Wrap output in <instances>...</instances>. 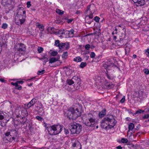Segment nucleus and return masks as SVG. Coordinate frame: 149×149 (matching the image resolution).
<instances>
[{"label": "nucleus", "mask_w": 149, "mask_h": 149, "mask_svg": "<svg viewBox=\"0 0 149 149\" xmlns=\"http://www.w3.org/2000/svg\"><path fill=\"white\" fill-rule=\"evenodd\" d=\"M103 66L106 70L105 72L106 76L108 79L109 80L113 79L115 77L113 75L111 74V72L109 70H113V69L115 68H117V67L114 63H113L112 60L111 59H109L105 62L103 64Z\"/></svg>", "instance_id": "f257e3e1"}, {"label": "nucleus", "mask_w": 149, "mask_h": 149, "mask_svg": "<svg viewBox=\"0 0 149 149\" xmlns=\"http://www.w3.org/2000/svg\"><path fill=\"white\" fill-rule=\"evenodd\" d=\"M15 21L17 25H20L25 21L26 12L22 7L18 8L17 10L16 15H15Z\"/></svg>", "instance_id": "f03ea898"}, {"label": "nucleus", "mask_w": 149, "mask_h": 149, "mask_svg": "<svg viewBox=\"0 0 149 149\" xmlns=\"http://www.w3.org/2000/svg\"><path fill=\"white\" fill-rule=\"evenodd\" d=\"M64 115L70 119L75 120L81 116V113L77 109L74 110L73 108L70 107L64 113Z\"/></svg>", "instance_id": "7ed1b4c3"}, {"label": "nucleus", "mask_w": 149, "mask_h": 149, "mask_svg": "<svg viewBox=\"0 0 149 149\" xmlns=\"http://www.w3.org/2000/svg\"><path fill=\"white\" fill-rule=\"evenodd\" d=\"M6 138L9 142H12L19 137L18 132L15 130H10L5 133Z\"/></svg>", "instance_id": "20e7f679"}, {"label": "nucleus", "mask_w": 149, "mask_h": 149, "mask_svg": "<svg viewBox=\"0 0 149 149\" xmlns=\"http://www.w3.org/2000/svg\"><path fill=\"white\" fill-rule=\"evenodd\" d=\"M63 127L60 125H54L48 127L47 129L49 134L50 135H57L61 132Z\"/></svg>", "instance_id": "39448f33"}, {"label": "nucleus", "mask_w": 149, "mask_h": 149, "mask_svg": "<svg viewBox=\"0 0 149 149\" xmlns=\"http://www.w3.org/2000/svg\"><path fill=\"white\" fill-rule=\"evenodd\" d=\"M116 123V121L111 116L104 118L101 121V125L104 126L105 124H109V129L113 128Z\"/></svg>", "instance_id": "423d86ee"}, {"label": "nucleus", "mask_w": 149, "mask_h": 149, "mask_svg": "<svg viewBox=\"0 0 149 149\" xmlns=\"http://www.w3.org/2000/svg\"><path fill=\"white\" fill-rule=\"evenodd\" d=\"M96 10V8L94 4H91L88 6L85 12V13L88 15L86 16V18L92 19L93 17V15Z\"/></svg>", "instance_id": "0eeeda50"}, {"label": "nucleus", "mask_w": 149, "mask_h": 149, "mask_svg": "<svg viewBox=\"0 0 149 149\" xmlns=\"http://www.w3.org/2000/svg\"><path fill=\"white\" fill-rule=\"evenodd\" d=\"M86 119L84 123L87 126L93 127L95 123V119L92 113H90L86 115Z\"/></svg>", "instance_id": "6e6552de"}, {"label": "nucleus", "mask_w": 149, "mask_h": 149, "mask_svg": "<svg viewBox=\"0 0 149 149\" xmlns=\"http://www.w3.org/2000/svg\"><path fill=\"white\" fill-rule=\"evenodd\" d=\"M81 125L78 123H73L71 125L70 131L72 134H79L81 130Z\"/></svg>", "instance_id": "1a4fd4ad"}, {"label": "nucleus", "mask_w": 149, "mask_h": 149, "mask_svg": "<svg viewBox=\"0 0 149 149\" xmlns=\"http://www.w3.org/2000/svg\"><path fill=\"white\" fill-rule=\"evenodd\" d=\"M73 82L74 83L73 86H77L76 88V89H78L79 88V86L81 84L80 79L78 77V76H75L73 77L72 78Z\"/></svg>", "instance_id": "9d476101"}, {"label": "nucleus", "mask_w": 149, "mask_h": 149, "mask_svg": "<svg viewBox=\"0 0 149 149\" xmlns=\"http://www.w3.org/2000/svg\"><path fill=\"white\" fill-rule=\"evenodd\" d=\"M72 146L74 149H81V146L80 143L77 140L72 142Z\"/></svg>", "instance_id": "9b49d317"}, {"label": "nucleus", "mask_w": 149, "mask_h": 149, "mask_svg": "<svg viewBox=\"0 0 149 149\" xmlns=\"http://www.w3.org/2000/svg\"><path fill=\"white\" fill-rule=\"evenodd\" d=\"M16 50L19 52H24L25 50V46L24 44L20 43L19 47L16 48Z\"/></svg>", "instance_id": "f8f14e48"}, {"label": "nucleus", "mask_w": 149, "mask_h": 149, "mask_svg": "<svg viewBox=\"0 0 149 149\" xmlns=\"http://www.w3.org/2000/svg\"><path fill=\"white\" fill-rule=\"evenodd\" d=\"M37 100L35 98L32 99L27 104V107L28 108L31 107L32 106H33L37 102Z\"/></svg>", "instance_id": "ddd939ff"}, {"label": "nucleus", "mask_w": 149, "mask_h": 149, "mask_svg": "<svg viewBox=\"0 0 149 149\" xmlns=\"http://www.w3.org/2000/svg\"><path fill=\"white\" fill-rule=\"evenodd\" d=\"M145 2L144 0H137L135 3H137L139 6H141L144 5Z\"/></svg>", "instance_id": "4468645a"}, {"label": "nucleus", "mask_w": 149, "mask_h": 149, "mask_svg": "<svg viewBox=\"0 0 149 149\" xmlns=\"http://www.w3.org/2000/svg\"><path fill=\"white\" fill-rule=\"evenodd\" d=\"M106 109H104L101 112H100L99 114V117L101 118L103 117L106 114Z\"/></svg>", "instance_id": "2eb2a0df"}, {"label": "nucleus", "mask_w": 149, "mask_h": 149, "mask_svg": "<svg viewBox=\"0 0 149 149\" xmlns=\"http://www.w3.org/2000/svg\"><path fill=\"white\" fill-rule=\"evenodd\" d=\"M59 58H56L55 57H52L50 58L49 60V63H54L58 60Z\"/></svg>", "instance_id": "dca6fc26"}, {"label": "nucleus", "mask_w": 149, "mask_h": 149, "mask_svg": "<svg viewBox=\"0 0 149 149\" xmlns=\"http://www.w3.org/2000/svg\"><path fill=\"white\" fill-rule=\"evenodd\" d=\"M9 120L6 121V120H3L0 121V125L2 127H5L6 126L7 122Z\"/></svg>", "instance_id": "f3484780"}, {"label": "nucleus", "mask_w": 149, "mask_h": 149, "mask_svg": "<svg viewBox=\"0 0 149 149\" xmlns=\"http://www.w3.org/2000/svg\"><path fill=\"white\" fill-rule=\"evenodd\" d=\"M73 60L74 61L80 62H81L82 61V59L80 56H77L74 58Z\"/></svg>", "instance_id": "a211bd4d"}, {"label": "nucleus", "mask_w": 149, "mask_h": 149, "mask_svg": "<svg viewBox=\"0 0 149 149\" xmlns=\"http://www.w3.org/2000/svg\"><path fill=\"white\" fill-rule=\"evenodd\" d=\"M56 11L59 15H61L64 13V11L58 9H56Z\"/></svg>", "instance_id": "6ab92c4d"}, {"label": "nucleus", "mask_w": 149, "mask_h": 149, "mask_svg": "<svg viewBox=\"0 0 149 149\" xmlns=\"http://www.w3.org/2000/svg\"><path fill=\"white\" fill-rule=\"evenodd\" d=\"M134 127V125L132 123H131L128 126V129L129 130H132Z\"/></svg>", "instance_id": "aec40b11"}, {"label": "nucleus", "mask_w": 149, "mask_h": 149, "mask_svg": "<svg viewBox=\"0 0 149 149\" xmlns=\"http://www.w3.org/2000/svg\"><path fill=\"white\" fill-rule=\"evenodd\" d=\"M110 125H109V124H105L104 126H102V125H101V127L105 129L106 130H108L109 129V127L110 126Z\"/></svg>", "instance_id": "412c9836"}, {"label": "nucleus", "mask_w": 149, "mask_h": 149, "mask_svg": "<svg viewBox=\"0 0 149 149\" xmlns=\"http://www.w3.org/2000/svg\"><path fill=\"white\" fill-rule=\"evenodd\" d=\"M5 114L3 111H0V120H2L4 118V116Z\"/></svg>", "instance_id": "4be33fe9"}, {"label": "nucleus", "mask_w": 149, "mask_h": 149, "mask_svg": "<svg viewBox=\"0 0 149 149\" xmlns=\"http://www.w3.org/2000/svg\"><path fill=\"white\" fill-rule=\"evenodd\" d=\"M67 82L69 85H71L73 84H74V83L73 82L72 78L71 79L68 80L67 81Z\"/></svg>", "instance_id": "5701e85b"}, {"label": "nucleus", "mask_w": 149, "mask_h": 149, "mask_svg": "<svg viewBox=\"0 0 149 149\" xmlns=\"http://www.w3.org/2000/svg\"><path fill=\"white\" fill-rule=\"evenodd\" d=\"M65 46V43L61 42L60 43V46L59 47V48L60 49H62Z\"/></svg>", "instance_id": "b1692460"}, {"label": "nucleus", "mask_w": 149, "mask_h": 149, "mask_svg": "<svg viewBox=\"0 0 149 149\" xmlns=\"http://www.w3.org/2000/svg\"><path fill=\"white\" fill-rule=\"evenodd\" d=\"M86 65V63L85 62H81L80 67L81 68H83L84 67H85Z\"/></svg>", "instance_id": "393cba45"}, {"label": "nucleus", "mask_w": 149, "mask_h": 149, "mask_svg": "<svg viewBox=\"0 0 149 149\" xmlns=\"http://www.w3.org/2000/svg\"><path fill=\"white\" fill-rule=\"evenodd\" d=\"M68 56V52H64L63 54L62 55V57L63 58H66Z\"/></svg>", "instance_id": "a878e982"}, {"label": "nucleus", "mask_w": 149, "mask_h": 149, "mask_svg": "<svg viewBox=\"0 0 149 149\" xmlns=\"http://www.w3.org/2000/svg\"><path fill=\"white\" fill-rule=\"evenodd\" d=\"M60 43L59 41L58 40H57L55 41V46L59 47Z\"/></svg>", "instance_id": "bb28decb"}, {"label": "nucleus", "mask_w": 149, "mask_h": 149, "mask_svg": "<svg viewBox=\"0 0 149 149\" xmlns=\"http://www.w3.org/2000/svg\"><path fill=\"white\" fill-rule=\"evenodd\" d=\"M45 72V70H42L41 71L39 70L37 74L38 75H41L44 73Z\"/></svg>", "instance_id": "cd10ccee"}, {"label": "nucleus", "mask_w": 149, "mask_h": 149, "mask_svg": "<svg viewBox=\"0 0 149 149\" xmlns=\"http://www.w3.org/2000/svg\"><path fill=\"white\" fill-rule=\"evenodd\" d=\"M121 141L123 143H127L128 142V140L127 139L124 138H122Z\"/></svg>", "instance_id": "c85d7f7f"}, {"label": "nucleus", "mask_w": 149, "mask_h": 149, "mask_svg": "<svg viewBox=\"0 0 149 149\" xmlns=\"http://www.w3.org/2000/svg\"><path fill=\"white\" fill-rule=\"evenodd\" d=\"M55 34H63V32L61 30H59L58 32H55Z\"/></svg>", "instance_id": "c756f323"}, {"label": "nucleus", "mask_w": 149, "mask_h": 149, "mask_svg": "<svg viewBox=\"0 0 149 149\" xmlns=\"http://www.w3.org/2000/svg\"><path fill=\"white\" fill-rule=\"evenodd\" d=\"M43 48L41 47H38V52L39 53H41L43 51Z\"/></svg>", "instance_id": "7c9ffc66"}, {"label": "nucleus", "mask_w": 149, "mask_h": 149, "mask_svg": "<svg viewBox=\"0 0 149 149\" xmlns=\"http://www.w3.org/2000/svg\"><path fill=\"white\" fill-rule=\"evenodd\" d=\"M91 46L89 44H87L85 46V48L86 49L88 50L91 47Z\"/></svg>", "instance_id": "2f4dec72"}, {"label": "nucleus", "mask_w": 149, "mask_h": 149, "mask_svg": "<svg viewBox=\"0 0 149 149\" xmlns=\"http://www.w3.org/2000/svg\"><path fill=\"white\" fill-rule=\"evenodd\" d=\"M100 18L97 16L95 17L94 18V20L96 22H99Z\"/></svg>", "instance_id": "473e14b6"}, {"label": "nucleus", "mask_w": 149, "mask_h": 149, "mask_svg": "<svg viewBox=\"0 0 149 149\" xmlns=\"http://www.w3.org/2000/svg\"><path fill=\"white\" fill-rule=\"evenodd\" d=\"M58 54V52L56 51H53L51 53V55L52 56H54L57 55Z\"/></svg>", "instance_id": "72a5a7b5"}, {"label": "nucleus", "mask_w": 149, "mask_h": 149, "mask_svg": "<svg viewBox=\"0 0 149 149\" xmlns=\"http://www.w3.org/2000/svg\"><path fill=\"white\" fill-rule=\"evenodd\" d=\"M8 25L6 23L3 24L1 28L3 29H6Z\"/></svg>", "instance_id": "f704fd0d"}, {"label": "nucleus", "mask_w": 149, "mask_h": 149, "mask_svg": "<svg viewBox=\"0 0 149 149\" xmlns=\"http://www.w3.org/2000/svg\"><path fill=\"white\" fill-rule=\"evenodd\" d=\"M95 55L94 52H92L91 53L90 55V57L92 58H94L95 56Z\"/></svg>", "instance_id": "c9c22d12"}, {"label": "nucleus", "mask_w": 149, "mask_h": 149, "mask_svg": "<svg viewBox=\"0 0 149 149\" xmlns=\"http://www.w3.org/2000/svg\"><path fill=\"white\" fill-rule=\"evenodd\" d=\"M65 48L66 49H68L70 47V44L69 42H65Z\"/></svg>", "instance_id": "e433bc0d"}, {"label": "nucleus", "mask_w": 149, "mask_h": 149, "mask_svg": "<svg viewBox=\"0 0 149 149\" xmlns=\"http://www.w3.org/2000/svg\"><path fill=\"white\" fill-rule=\"evenodd\" d=\"M54 29L53 27H49L48 28L47 30L49 32H50L51 31H54Z\"/></svg>", "instance_id": "4c0bfd02"}, {"label": "nucleus", "mask_w": 149, "mask_h": 149, "mask_svg": "<svg viewBox=\"0 0 149 149\" xmlns=\"http://www.w3.org/2000/svg\"><path fill=\"white\" fill-rule=\"evenodd\" d=\"M47 56L46 55H43L42 56V57L41 58H39V59L40 60H42L45 59V58H47Z\"/></svg>", "instance_id": "58836bf2"}, {"label": "nucleus", "mask_w": 149, "mask_h": 149, "mask_svg": "<svg viewBox=\"0 0 149 149\" xmlns=\"http://www.w3.org/2000/svg\"><path fill=\"white\" fill-rule=\"evenodd\" d=\"M11 84H12V85H13L14 86H15V87H17L18 86V85L17 84V82L15 83H14L13 82H11Z\"/></svg>", "instance_id": "ea45409f"}, {"label": "nucleus", "mask_w": 149, "mask_h": 149, "mask_svg": "<svg viewBox=\"0 0 149 149\" xmlns=\"http://www.w3.org/2000/svg\"><path fill=\"white\" fill-rule=\"evenodd\" d=\"M144 112V111H142V110H139L137 111H136V113H135L136 114H137L138 113H143Z\"/></svg>", "instance_id": "a19ab883"}, {"label": "nucleus", "mask_w": 149, "mask_h": 149, "mask_svg": "<svg viewBox=\"0 0 149 149\" xmlns=\"http://www.w3.org/2000/svg\"><path fill=\"white\" fill-rule=\"evenodd\" d=\"M144 72L146 74H149V71L148 69H145L143 70Z\"/></svg>", "instance_id": "79ce46f5"}, {"label": "nucleus", "mask_w": 149, "mask_h": 149, "mask_svg": "<svg viewBox=\"0 0 149 149\" xmlns=\"http://www.w3.org/2000/svg\"><path fill=\"white\" fill-rule=\"evenodd\" d=\"M48 61V57H47L46 58H45V60L43 62V64L44 65L45 64L46 62H47Z\"/></svg>", "instance_id": "37998d69"}, {"label": "nucleus", "mask_w": 149, "mask_h": 149, "mask_svg": "<svg viewBox=\"0 0 149 149\" xmlns=\"http://www.w3.org/2000/svg\"><path fill=\"white\" fill-rule=\"evenodd\" d=\"M69 34H72L73 35L74 32V31L73 29H71L70 31H69ZM73 36V35H72V37Z\"/></svg>", "instance_id": "c03bdc74"}, {"label": "nucleus", "mask_w": 149, "mask_h": 149, "mask_svg": "<svg viewBox=\"0 0 149 149\" xmlns=\"http://www.w3.org/2000/svg\"><path fill=\"white\" fill-rule=\"evenodd\" d=\"M26 5H27V7L29 8L31 6V2L29 1L27 2L26 3Z\"/></svg>", "instance_id": "a18cd8bd"}, {"label": "nucleus", "mask_w": 149, "mask_h": 149, "mask_svg": "<svg viewBox=\"0 0 149 149\" xmlns=\"http://www.w3.org/2000/svg\"><path fill=\"white\" fill-rule=\"evenodd\" d=\"M125 100V97L124 96L120 100V102L122 103H123L124 102Z\"/></svg>", "instance_id": "49530a36"}, {"label": "nucleus", "mask_w": 149, "mask_h": 149, "mask_svg": "<svg viewBox=\"0 0 149 149\" xmlns=\"http://www.w3.org/2000/svg\"><path fill=\"white\" fill-rule=\"evenodd\" d=\"M36 119H37L39 121H41L42 119V117L39 116H37L36 117Z\"/></svg>", "instance_id": "de8ad7c7"}, {"label": "nucleus", "mask_w": 149, "mask_h": 149, "mask_svg": "<svg viewBox=\"0 0 149 149\" xmlns=\"http://www.w3.org/2000/svg\"><path fill=\"white\" fill-rule=\"evenodd\" d=\"M38 26L39 29H42V30H44V26H43L42 25H41V24H39V25H38Z\"/></svg>", "instance_id": "09e8293b"}, {"label": "nucleus", "mask_w": 149, "mask_h": 149, "mask_svg": "<svg viewBox=\"0 0 149 149\" xmlns=\"http://www.w3.org/2000/svg\"><path fill=\"white\" fill-rule=\"evenodd\" d=\"M73 20V19H67V22L69 24L71 23Z\"/></svg>", "instance_id": "8fccbe9b"}, {"label": "nucleus", "mask_w": 149, "mask_h": 149, "mask_svg": "<svg viewBox=\"0 0 149 149\" xmlns=\"http://www.w3.org/2000/svg\"><path fill=\"white\" fill-rule=\"evenodd\" d=\"M149 116V115L148 114H146L144 115L143 117V118H148Z\"/></svg>", "instance_id": "3c124183"}, {"label": "nucleus", "mask_w": 149, "mask_h": 149, "mask_svg": "<svg viewBox=\"0 0 149 149\" xmlns=\"http://www.w3.org/2000/svg\"><path fill=\"white\" fill-rule=\"evenodd\" d=\"M64 132L66 134H69V131L68 130H66L65 129H64Z\"/></svg>", "instance_id": "603ef678"}, {"label": "nucleus", "mask_w": 149, "mask_h": 149, "mask_svg": "<svg viewBox=\"0 0 149 149\" xmlns=\"http://www.w3.org/2000/svg\"><path fill=\"white\" fill-rule=\"evenodd\" d=\"M17 82L18 84H22L24 82L22 81H17Z\"/></svg>", "instance_id": "864d4df0"}, {"label": "nucleus", "mask_w": 149, "mask_h": 149, "mask_svg": "<svg viewBox=\"0 0 149 149\" xmlns=\"http://www.w3.org/2000/svg\"><path fill=\"white\" fill-rule=\"evenodd\" d=\"M146 55H149V48L147 50H146Z\"/></svg>", "instance_id": "5fc2aeb1"}, {"label": "nucleus", "mask_w": 149, "mask_h": 149, "mask_svg": "<svg viewBox=\"0 0 149 149\" xmlns=\"http://www.w3.org/2000/svg\"><path fill=\"white\" fill-rule=\"evenodd\" d=\"M117 149H122V148L120 146H119L116 147Z\"/></svg>", "instance_id": "6e6d98bb"}, {"label": "nucleus", "mask_w": 149, "mask_h": 149, "mask_svg": "<svg viewBox=\"0 0 149 149\" xmlns=\"http://www.w3.org/2000/svg\"><path fill=\"white\" fill-rule=\"evenodd\" d=\"M16 88L18 90H21L22 89V86H18Z\"/></svg>", "instance_id": "4d7b16f0"}, {"label": "nucleus", "mask_w": 149, "mask_h": 149, "mask_svg": "<svg viewBox=\"0 0 149 149\" xmlns=\"http://www.w3.org/2000/svg\"><path fill=\"white\" fill-rule=\"evenodd\" d=\"M127 49H125V54L127 55H128V53H129V52H127Z\"/></svg>", "instance_id": "13d9d810"}, {"label": "nucleus", "mask_w": 149, "mask_h": 149, "mask_svg": "<svg viewBox=\"0 0 149 149\" xmlns=\"http://www.w3.org/2000/svg\"><path fill=\"white\" fill-rule=\"evenodd\" d=\"M5 80L3 79H0V81H1L2 82H4Z\"/></svg>", "instance_id": "bf43d9fd"}, {"label": "nucleus", "mask_w": 149, "mask_h": 149, "mask_svg": "<svg viewBox=\"0 0 149 149\" xmlns=\"http://www.w3.org/2000/svg\"><path fill=\"white\" fill-rule=\"evenodd\" d=\"M133 57L134 58H136L137 57V56L135 54H134L133 55Z\"/></svg>", "instance_id": "052dcab7"}, {"label": "nucleus", "mask_w": 149, "mask_h": 149, "mask_svg": "<svg viewBox=\"0 0 149 149\" xmlns=\"http://www.w3.org/2000/svg\"><path fill=\"white\" fill-rule=\"evenodd\" d=\"M95 47V46H94L93 45H92L91 46V48H93Z\"/></svg>", "instance_id": "680f3d73"}, {"label": "nucleus", "mask_w": 149, "mask_h": 149, "mask_svg": "<svg viewBox=\"0 0 149 149\" xmlns=\"http://www.w3.org/2000/svg\"><path fill=\"white\" fill-rule=\"evenodd\" d=\"M91 21H88V22H87V23L89 24H91Z\"/></svg>", "instance_id": "e2e57ef3"}, {"label": "nucleus", "mask_w": 149, "mask_h": 149, "mask_svg": "<svg viewBox=\"0 0 149 149\" xmlns=\"http://www.w3.org/2000/svg\"><path fill=\"white\" fill-rule=\"evenodd\" d=\"M120 42L123 41V38H120Z\"/></svg>", "instance_id": "0e129e2a"}, {"label": "nucleus", "mask_w": 149, "mask_h": 149, "mask_svg": "<svg viewBox=\"0 0 149 149\" xmlns=\"http://www.w3.org/2000/svg\"><path fill=\"white\" fill-rule=\"evenodd\" d=\"M7 0H2V1L4 2H6Z\"/></svg>", "instance_id": "69168bd1"}, {"label": "nucleus", "mask_w": 149, "mask_h": 149, "mask_svg": "<svg viewBox=\"0 0 149 149\" xmlns=\"http://www.w3.org/2000/svg\"><path fill=\"white\" fill-rule=\"evenodd\" d=\"M139 129V127L137 126L136 128V129L138 130Z\"/></svg>", "instance_id": "338daca9"}, {"label": "nucleus", "mask_w": 149, "mask_h": 149, "mask_svg": "<svg viewBox=\"0 0 149 149\" xmlns=\"http://www.w3.org/2000/svg\"><path fill=\"white\" fill-rule=\"evenodd\" d=\"M40 149H45L43 148H40Z\"/></svg>", "instance_id": "774afa93"}]
</instances>
